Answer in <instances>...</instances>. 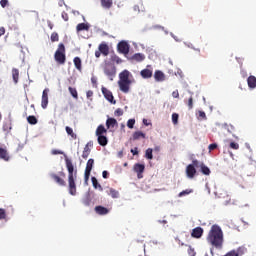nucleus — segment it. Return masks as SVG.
I'll return each mask as SVG.
<instances>
[{
	"label": "nucleus",
	"instance_id": "f257e3e1",
	"mask_svg": "<svg viewBox=\"0 0 256 256\" xmlns=\"http://www.w3.org/2000/svg\"><path fill=\"white\" fill-rule=\"evenodd\" d=\"M206 241L211 247L215 249H223L224 237H223V230L217 224L212 225Z\"/></svg>",
	"mask_w": 256,
	"mask_h": 256
},
{
	"label": "nucleus",
	"instance_id": "f03ea898",
	"mask_svg": "<svg viewBox=\"0 0 256 256\" xmlns=\"http://www.w3.org/2000/svg\"><path fill=\"white\" fill-rule=\"evenodd\" d=\"M66 169L68 171V189L70 195H77V185L75 179H77V169L73 165V162L69 158H65Z\"/></svg>",
	"mask_w": 256,
	"mask_h": 256
},
{
	"label": "nucleus",
	"instance_id": "7ed1b4c3",
	"mask_svg": "<svg viewBox=\"0 0 256 256\" xmlns=\"http://www.w3.org/2000/svg\"><path fill=\"white\" fill-rule=\"evenodd\" d=\"M132 77L133 75L129 70H123L119 73L118 87L122 93H129L131 90V85L133 84Z\"/></svg>",
	"mask_w": 256,
	"mask_h": 256
},
{
	"label": "nucleus",
	"instance_id": "20e7f679",
	"mask_svg": "<svg viewBox=\"0 0 256 256\" xmlns=\"http://www.w3.org/2000/svg\"><path fill=\"white\" fill-rule=\"evenodd\" d=\"M103 71L104 74L108 77L109 81H113V79H115V76L117 75V68L115 67V64L107 60L104 61Z\"/></svg>",
	"mask_w": 256,
	"mask_h": 256
},
{
	"label": "nucleus",
	"instance_id": "39448f33",
	"mask_svg": "<svg viewBox=\"0 0 256 256\" xmlns=\"http://www.w3.org/2000/svg\"><path fill=\"white\" fill-rule=\"evenodd\" d=\"M54 59L58 65H65V61H67V57L65 56V44L60 43L58 45V49L54 54Z\"/></svg>",
	"mask_w": 256,
	"mask_h": 256
},
{
	"label": "nucleus",
	"instance_id": "423d86ee",
	"mask_svg": "<svg viewBox=\"0 0 256 256\" xmlns=\"http://www.w3.org/2000/svg\"><path fill=\"white\" fill-rule=\"evenodd\" d=\"M93 165H95V160L90 158L87 161L86 168H85V173H84L85 181H89V177H91V171L93 170Z\"/></svg>",
	"mask_w": 256,
	"mask_h": 256
},
{
	"label": "nucleus",
	"instance_id": "0eeeda50",
	"mask_svg": "<svg viewBox=\"0 0 256 256\" xmlns=\"http://www.w3.org/2000/svg\"><path fill=\"white\" fill-rule=\"evenodd\" d=\"M48 105H49V88H45L42 92L41 107L42 109H47Z\"/></svg>",
	"mask_w": 256,
	"mask_h": 256
},
{
	"label": "nucleus",
	"instance_id": "6e6552de",
	"mask_svg": "<svg viewBox=\"0 0 256 256\" xmlns=\"http://www.w3.org/2000/svg\"><path fill=\"white\" fill-rule=\"evenodd\" d=\"M117 49L119 53H122L123 55L129 54V44L125 41H121L117 45Z\"/></svg>",
	"mask_w": 256,
	"mask_h": 256
},
{
	"label": "nucleus",
	"instance_id": "1a4fd4ad",
	"mask_svg": "<svg viewBox=\"0 0 256 256\" xmlns=\"http://www.w3.org/2000/svg\"><path fill=\"white\" fill-rule=\"evenodd\" d=\"M133 169H134V172L137 173L138 179H143V173L145 172V165L136 163Z\"/></svg>",
	"mask_w": 256,
	"mask_h": 256
},
{
	"label": "nucleus",
	"instance_id": "9d476101",
	"mask_svg": "<svg viewBox=\"0 0 256 256\" xmlns=\"http://www.w3.org/2000/svg\"><path fill=\"white\" fill-rule=\"evenodd\" d=\"M102 93H103L105 99H107V101L115 104V101H113L114 97H113L112 91H110L109 89H107L105 87H102Z\"/></svg>",
	"mask_w": 256,
	"mask_h": 256
},
{
	"label": "nucleus",
	"instance_id": "9b49d317",
	"mask_svg": "<svg viewBox=\"0 0 256 256\" xmlns=\"http://www.w3.org/2000/svg\"><path fill=\"white\" fill-rule=\"evenodd\" d=\"M197 174V169H195V166L189 164L186 167V175L189 179H193V177H195V175Z\"/></svg>",
	"mask_w": 256,
	"mask_h": 256
},
{
	"label": "nucleus",
	"instance_id": "f8f14e48",
	"mask_svg": "<svg viewBox=\"0 0 256 256\" xmlns=\"http://www.w3.org/2000/svg\"><path fill=\"white\" fill-rule=\"evenodd\" d=\"M191 236L194 237V239H201V237H203V228H194L191 232Z\"/></svg>",
	"mask_w": 256,
	"mask_h": 256
},
{
	"label": "nucleus",
	"instance_id": "ddd939ff",
	"mask_svg": "<svg viewBox=\"0 0 256 256\" xmlns=\"http://www.w3.org/2000/svg\"><path fill=\"white\" fill-rule=\"evenodd\" d=\"M51 179H53L55 181V183H57L58 185H60V187H65L66 182L63 178L59 177V175L57 174H51L50 175Z\"/></svg>",
	"mask_w": 256,
	"mask_h": 256
},
{
	"label": "nucleus",
	"instance_id": "4468645a",
	"mask_svg": "<svg viewBox=\"0 0 256 256\" xmlns=\"http://www.w3.org/2000/svg\"><path fill=\"white\" fill-rule=\"evenodd\" d=\"M0 159H2V161H10L11 156H9V152L7 151V148L0 147Z\"/></svg>",
	"mask_w": 256,
	"mask_h": 256
},
{
	"label": "nucleus",
	"instance_id": "2eb2a0df",
	"mask_svg": "<svg viewBox=\"0 0 256 256\" xmlns=\"http://www.w3.org/2000/svg\"><path fill=\"white\" fill-rule=\"evenodd\" d=\"M140 75L143 79H151L153 77V70L145 68L141 70Z\"/></svg>",
	"mask_w": 256,
	"mask_h": 256
},
{
	"label": "nucleus",
	"instance_id": "dca6fc26",
	"mask_svg": "<svg viewBox=\"0 0 256 256\" xmlns=\"http://www.w3.org/2000/svg\"><path fill=\"white\" fill-rule=\"evenodd\" d=\"M119 123L117 122V119L115 118H108L106 120V127L107 129H114V127H117Z\"/></svg>",
	"mask_w": 256,
	"mask_h": 256
},
{
	"label": "nucleus",
	"instance_id": "f3484780",
	"mask_svg": "<svg viewBox=\"0 0 256 256\" xmlns=\"http://www.w3.org/2000/svg\"><path fill=\"white\" fill-rule=\"evenodd\" d=\"M98 51L104 55V57H107L109 55V46L106 43H101L98 47Z\"/></svg>",
	"mask_w": 256,
	"mask_h": 256
},
{
	"label": "nucleus",
	"instance_id": "a211bd4d",
	"mask_svg": "<svg viewBox=\"0 0 256 256\" xmlns=\"http://www.w3.org/2000/svg\"><path fill=\"white\" fill-rule=\"evenodd\" d=\"M89 147H93V144L91 142H88L86 144V146L84 147L83 153H82V158L83 159H87V157H89V155L91 154V148Z\"/></svg>",
	"mask_w": 256,
	"mask_h": 256
},
{
	"label": "nucleus",
	"instance_id": "6ab92c4d",
	"mask_svg": "<svg viewBox=\"0 0 256 256\" xmlns=\"http://www.w3.org/2000/svg\"><path fill=\"white\" fill-rule=\"evenodd\" d=\"M154 79L157 82L165 81V74L161 70H156L154 73Z\"/></svg>",
	"mask_w": 256,
	"mask_h": 256
},
{
	"label": "nucleus",
	"instance_id": "aec40b11",
	"mask_svg": "<svg viewBox=\"0 0 256 256\" xmlns=\"http://www.w3.org/2000/svg\"><path fill=\"white\" fill-rule=\"evenodd\" d=\"M95 213H97V215H107L109 214V210L103 206H96L94 208Z\"/></svg>",
	"mask_w": 256,
	"mask_h": 256
},
{
	"label": "nucleus",
	"instance_id": "412c9836",
	"mask_svg": "<svg viewBox=\"0 0 256 256\" xmlns=\"http://www.w3.org/2000/svg\"><path fill=\"white\" fill-rule=\"evenodd\" d=\"M248 87L250 89H255L256 87V77L255 76H249L247 78Z\"/></svg>",
	"mask_w": 256,
	"mask_h": 256
},
{
	"label": "nucleus",
	"instance_id": "4be33fe9",
	"mask_svg": "<svg viewBox=\"0 0 256 256\" xmlns=\"http://www.w3.org/2000/svg\"><path fill=\"white\" fill-rule=\"evenodd\" d=\"M100 3L104 9H111L113 7V0H100Z\"/></svg>",
	"mask_w": 256,
	"mask_h": 256
},
{
	"label": "nucleus",
	"instance_id": "5701e85b",
	"mask_svg": "<svg viewBox=\"0 0 256 256\" xmlns=\"http://www.w3.org/2000/svg\"><path fill=\"white\" fill-rule=\"evenodd\" d=\"M12 79L15 84L19 83V69L17 68L12 69Z\"/></svg>",
	"mask_w": 256,
	"mask_h": 256
},
{
	"label": "nucleus",
	"instance_id": "b1692460",
	"mask_svg": "<svg viewBox=\"0 0 256 256\" xmlns=\"http://www.w3.org/2000/svg\"><path fill=\"white\" fill-rule=\"evenodd\" d=\"M132 59L138 63H141V61H145V55L142 53H136L132 56Z\"/></svg>",
	"mask_w": 256,
	"mask_h": 256
},
{
	"label": "nucleus",
	"instance_id": "393cba45",
	"mask_svg": "<svg viewBox=\"0 0 256 256\" xmlns=\"http://www.w3.org/2000/svg\"><path fill=\"white\" fill-rule=\"evenodd\" d=\"M105 133H107V129H105V126L99 125L96 129V136L99 137L105 135Z\"/></svg>",
	"mask_w": 256,
	"mask_h": 256
},
{
	"label": "nucleus",
	"instance_id": "a878e982",
	"mask_svg": "<svg viewBox=\"0 0 256 256\" xmlns=\"http://www.w3.org/2000/svg\"><path fill=\"white\" fill-rule=\"evenodd\" d=\"M146 135L145 133L141 132V131H136L133 133V139L134 141H137L139 139H145Z\"/></svg>",
	"mask_w": 256,
	"mask_h": 256
},
{
	"label": "nucleus",
	"instance_id": "bb28decb",
	"mask_svg": "<svg viewBox=\"0 0 256 256\" xmlns=\"http://www.w3.org/2000/svg\"><path fill=\"white\" fill-rule=\"evenodd\" d=\"M76 31L79 33L81 31H89V25L85 23H80L76 26Z\"/></svg>",
	"mask_w": 256,
	"mask_h": 256
},
{
	"label": "nucleus",
	"instance_id": "cd10ccee",
	"mask_svg": "<svg viewBox=\"0 0 256 256\" xmlns=\"http://www.w3.org/2000/svg\"><path fill=\"white\" fill-rule=\"evenodd\" d=\"M108 195H110L112 199H119V191L115 190L114 188H109Z\"/></svg>",
	"mask_w": 256,
	"mask_h": 256
},
{
	"label": "nucleus",
	"instance_id": "c85d7f7f",
	"mask_svg": "<svg viewBox=\"0 0 256 256\" xmlns=\"http://www.w3.org/2000/svg\"><path fill=\"white\" fill-rule=\"evenodd\" d=\"M98 143L102 147H105L107 145V143H108L107 136H105V135L98 136Z\"/></svg>",
	"mask_w": 256,
	"mask_h": 256
},
{
	"label": "nucleus",
	"instance_id": "c756f323",
	"mask_svg": "<svg viewBox=\"0 0 256 256\" xmlns=\"http://www.w3.org/2000/svg\"><path fill=\"white\" fill-rule=\"evenodd\" d=\"M200 169H201V173H203V175H211V170L205 164H203V163L200 164Z\"/></svg>",
	"mask_w": 256,
	"mask_h": 256
},
{
	"label": "nucleus",
	"instance_id": "7c9ffc66",
	"mask_svg": "<svg viewBox=\"0 0 256 256\" xmlns=\"http://www.w3.org/2000/svg\"><path fill=\"white\" fill-rule=\"evenodd\" d=\"M65 130H66V133H67V135H69L70 137H72V139H77V134H75L74 132H73V128H71V127H69V126H66L65 127Z\"/></svg>",
	"mask_w": 256,
	"mask_h": 256
},
{
	"label": "nucleus",
	"instance_id": "2f4dec72",
	"mask_svg": "<svg viewBox=\"0 0 256 256\" xmlns=\"http://www.w3.org/2000/svg\"><path fill=\"white\" fill-rule=\"evenodd\" d=\"M92 185L94 187V189H100V191H103V186H101V184H99V181H97V178L92 177Z\"/></svg>",
	"mask_w": 256,
	"mask_h": 256
},
{
	"label": "nucleus",
	"instance_id": "473e14b6",
	"mask_svg": "<svg viewBox=\"0 0 256 256\" xmlns=\"http://www.w3.org/2000/svg\"><path fill=\"white\" fill-rule=\"evenodd\" d=\"M73 61H74L75 68H76L78 71H81V69H82V66H81V58L75 57Z\"/></svg>",
	"mask_w": 256,
	"mask_h": 256
},
{
	"label": "nucleus",
	"instance_id": "72a5a7b5",
	"mask_svg": "<svg viewBox=\"0 0 256 256\" xmlns=\"http://www.w3.org/2000/svg\"><path fill=\"white\" fill-rule=\"evenodd\" d=\"M69 93L72 95L74 99H79V94L77 93V89L73 87L68 88Z\"/></svg>",
	"mask_w": 256,
	"mask_h": 256
},
{
	"label": "nucleus",
	"instance_id": "f704fd0d",
	"mask_svg": "<svg viewBox=\"0 0 256 256\" xmlns=\"http://www.w3.org/2000/svg\"><path fill=\"white\" fill-rule=\"evenodd\" d=\"M27 121L30 125H37L38 123L37 117L35 116H28Z\"/></svg>",
	"mask_w": 256,
	"mask_h": 256
},
{
	"label": "nucleus",
	"instance_id": "c9c22d12",
	"mask_svg": "<svg viewBox=\"0 0 256 256\" xmlns=\"http://www.w3.org/2000/svg\"><path fill=\"white\" fill-rule=\"evenodd\" d=\"M145 157L146 159H153V149L152 148H148L145 152Z\"/></svg>",
	"mask_w": 256,
	"mask_h": 256
},
{
	"label": "nucleus",
	"instance_id": "e433bc0d",
	"mask_svg": "<svg viewBox=\"0 0 256 256\" xmlns=\"http://www.w3.org/2000/svg\"><path fill=\"white\" fill-rule=\"evenodd\" d=\"M111 61H112L113 63H117V65L123 63V60H121L120 57L117 56V55H112V56H111Z\"/></svg>",
	"mask_w": 256,
	"mask_h": 256
},
{
	"label": "nucleus",
	"instance_id": "4c0bfd02",
	"mask_svg": "<svg viewBox=\"0 0 256 256\" xmlns=\"http://www.w3.org/2000/svg\"><path fill=\"white\" fill-rule=\"evenodd\" d=\"M185 103L187 104L188 109H193V96H190L188 100H185Z\"/></svg>",
	"mask_w": 256,
	"mask_h": 256
},
{
	"label": "nucleus",
	"instance_id": "58836bf2",
	"mask_svg": "<svg viewBox=\"0 0 256 256\" xmlns=\"http://www.w3.org/2000/svg\"><path fill=\"white\" fill-rule=\"evenodd\" d=\"M190 193H193L192 189H186L178 194V197H185V195H190Z\"/></svg>",
	"mask_w": 256,
	"mask_h": 256
},
{
	"label": "nucleus",
	"instance_id": "ea45409f",
	"mask_svg": "<svg viewBox=\"0 0 256 256\" xmlns=\"http://www.w3.org/2000/svg\"><path fill=\"white\" fill-rule=\"evenodd\" d=\"M172 123L174 125H177L179 123V114H177V113L172 114Z\"/></svg>",
	"mask_w": 256,
	"mask_h": 256
},
{
	"label": "nucleus",
	"instance_id": "a19ab883",
	"mask_svg": "<svg viewBox=\"0 0 256 256\" xmlns=\"http://www.w3.org/2000/svg\"><path fill=\"white\" fill-rule=\"evenodd\" d=\"M51 41H52V43L59 41V34L57 32H53L51 34Z\"/></svg>",
	"mask_w": 256,
	"mask_h": 256
},
{
	"label": "nucleus",
	"instance_id": "79ce46f5",
	"mask_svg": "<svg viewBox=\"0 0 256 256\" xmlns=\"http://www.w3.org/2000/svg\"><path fill=\"white\" fill-rule=\"evenodd\" d=\"M7 219V212L5 209L0 208V220Z\"/></svg>",
	"mask_w": 256,
	"mask_h": 256
},
{
	"label": "nucleus",
	"instance_id": "37998d69",
	"mask_svg": "<svg viewBox=\"0 0 256 256\" xmlns=\"http://www.w3.org/2000/svg\"><path fill=\"white\" fill-rule=\"evenodd\" d=\"M127 127H128L129 129H133V127H135V119H129V120L127 121Z\"/></svg>",
	"mask_w": 256,
	"mask_h": 256
},
{
	"label": "nucleus",
	"instance_id": "c03bdc74",
	"mask_svg": "<svg viewBox=\"0 0 256 256\" xmlns=\"http://www.w3.org/2000/svg\"><path fill=\"white\" fill-rule=\"evenodd\" d=\"M230 149H234L235 151H237V149H239V144L237 142H231Z\"/></svg>",
	"mask_w": 256,
	"mask_h": 256
},
{
	"label": "nucleus",
	"instance_id": "a18cd8bd",
	"mask_svg": "<svg viewBox=\"0 0 256 256\" xmlns=\"http://www.w3.org/2000/svg\"><path fill=\"white\" fill-rule=\"evenodd\" d=\"M116 117H121L123 115V110L121 108H118L114 112Z\"/></svg>",
	"mask_w": 256,
	"mask_h": 256
},
{
	"label": "nucleus",
	"instance_id": "49530a36",
	"mask_svg": "<svg viewBox=\"0 0 256 256\" xmlns=\"http://www.w3.org/2000/svg\"><path fill=\"white\" fill-rule=\"evenodd\" d=\"M188 255L189 256H195L196 255L195 249H193L192 247H189L188 248Z\"/></svg>",
	"mask_w": 256,
	"mask_h": 256
},
{
	"label": "nucleus",
	"instance_id": "de8ad7c7",
	"mask_svg": "<svg viewBox=\"0 0 256 256\" xmlns=\"http://www.w3.org/2000/svg\"><path fill=\"white\" fill-rule=\"evenodd\" d=\"M217 148V144L216 143H212L208 146L209 151H215V149Z\"/></svg>",
	"mask_w": 256,
	"mask_h": 256
},
{
	"label": "nucleus",
	"instance_id": "09e8293b",
	"mask_svg": "<svg viewBox=\"0 0 256 256\" xmlns=\"http://www.w3.org/2000/svg\"><path fill=\"white\" fill-rule=\"evenodd\" d=\"M198 115H199L200 119H207V115L205 114L204 111H199Z\"/></svg>",
	"mask_w": 256,
	"mask_h": 256
},
{
	"label": "nucleus",
	"instance_id": "8fccbe9b",
	"mask_svg": "<svg viewBox=\"0 0 256 256\" xmlns=\"http://www.w3.org/2000/svg\"><path fill=\"white\" fill-rule=\"evenodd\" d=\"M0 5H1V7L5 8L6 6L9 5V1L8 0H1Z\"/></svg>",
	"mask_w": 256,
	"mask_h": 256
},
{
	"label": "nucleus",
	"instance_id": "3c124183",
	"mask_svg": "<svg viewBox=\"0 0 256 256\" xmlns=\"http://www.w3.org/2000/svg\"><path fill=\"white\" fill-rule=\"evenodd\" d=\"M62 19H64V21H69V14H67V12H62Z\"/></svg>",
	"mask_w": 256,
	"mask_h": 256
},
{
	"label": "nucleus",
	"instance_id": "603ef678",
	"mask_svg": "<svg viewBox=\"0 0 256 256\" xmlns=\"http://www.w3.org/2000/svg\"><path fill=\"white\" fill-rule=\"evenodd\" d=\"M172 97H174V99H179V90H175L172 92Z\"/></svg>",
	"mask_w": 256,
	"mask_h": 256
},
{
	"label": "nucleus",
	"instance_id": "864d4df0",
	"mask_svg": "<svg viewBox=\"0 0 256 256\" xmlns=\"http://www.w3.org/2000/svg\"><path fill=\"white\" fill-rule=\"evenodd\" d=\"M52 155H63V151L61 150H52Z\"/></svg>",
	"mask_w": 256,
	"mask_h": 256
},
{
	"label": "nucleus",
	"instance_id": "5fc2aeb1",
	"mask_svg": "<svg viewBox=\"0 0 256 256\" xmlns=\"http://www.w3.org/2000/svg\"><path fill=\"white\" fill-rule=\"evenodd\" d=\"M190 165H193L194 168L195 167H201V165H199V160H193L192 164H190Z\"/></svg>",
	"mask_w": 256,
	"mask_h": 256
},
{
	"label": "nucleus",
	"instance_id": "6e6d98bb",
	"mask_svg": "<svg viewBox=\"0 0 256 256\" xmlns=\"http://www.w3.org/2000/svg\"><path fill=\"white\" fill-rule=\"evenodd\" d=\"M132 155H139V149L135 147L134 149H131Z\"/></svg>",
	"mask_w": 256,
	"mask_h": 256
},
{
	"label": "nucleus",
	"instance_id": "4d7b16f0",
	"mask_svg": "<svg viewBox=\"0 0 256 256\" xmlns=\"http://www.w3.org/2000/svg\"><path fill=\"white\" fill-rule=\"evenodd\" d=\"M86 96H87V99H91V97H93V91L92 90H88L86 92Z\"/></svg>",
	"mask_w": 256,
	"mask_h": 256
},
{
	"label": "nucleus",
	"instance_id": "13d9d810",
	"mask_svg": "<svg viewBox=\"0 0 256 256\" xmlns=\"http://www.w3.org/2000/svg\"><path fill=\"white\" fill-rule=\"evenodd\" d=\"M102 177H103V179H108V177H109V172H107V170H104V171L102 172Z\"/></svg>",
	"mask_w": 256,
	"mask_h": 256
},
{
	"label": "nucleus",
	"instance_id": "bf43d9fd",
	"mask_svg": "<svg viewBox=\"0 0 256 256\" xmlns=\"http://www.w3.org/2000/svg\"><path fill=\"white\" fill-rule=\"evenodd\" d=\"M2 35H5V27L0 28V37H2Z\"/></svg>",
	"mask_w": 256,
	"mask_h": 256
},
{
	"label": "nucleus",
	"instance_id": "052dcab7",
	"mask_svg": "<svg viewBox=\"0 0 256 256\" xmlns=\"http://www.w3.org/2000/svg\"><path fill=\"white\" fill-rule=\"evenodd\" d=\"M95 57H96L97 59H99V57H101V52H100L99 50H97V51L95 52Z\"/></svg>",
	"mask_w": 256,
	"mask_h": 256
},
{
	"label": "nucleus",
	"instance_id": "680f3d73",
	"mask_svg": "<svg viewBox=\"0 0 256 256\" xmlns=\"http://www.w3.org/2000/svg\"><path fill=\"white\" fill-rule=\"evenodd\" d=\"M143 124H144L146 127H149V125H151V123L147 122V119H143Z\"/></svg>",
	"mask_w": 256,
	"mask_h": 256
},
{
	"label": "nucleus",
	"instance_id": "e2e57ef3",
	"mask_svg": "<svg viewBox=\"0 0 256 256\" xmlns=\"http://www.w3.org/2000/svg\"><path fill=\"white\" fill-rule=\"evenodd\" d=\"M23 147H24L23 144H19L18 148H17V151H23Z\"/></svg>",
	"mask_w": 256,
	"mask_h": 256
},
{
	"label": "nucleus",
	"instance_id": "0e129e2a",
	"mask_svg": "<svg viewBox=\"0 0 256 256\" xmlns=\"http://www.w3.org/2000/svg\"><path fill=\"white\" fill-rule=\"evenodd\" d=\"M60 175H62V177H65V172H61Z\"/></svg>",
	"mask_w": 256,
	"mask_h": 256
},
{
	"label": "nucleus",
	"instance_id": "69168bd1",
	"mask_svg": "<svg viewBox=\"0 0 256 256\" xmlns=\"http://www.w3.org/2000/svg\"><path fill=\"white\" fill-rule=\"evenodd\" d=\"M121 127L125 128V124H122Z\"/></svg>",
	"mask_w": 256,
	"mask_h": 256
},
{
	"label": "nucleus",
	"instance_id": "338daca9",
	"mask_svg": "<svg viewBox=\"0 0 256 256\" xmlns=\"http://www.w3.org/2000/svg\"><path fill=\"white\" fill-rule=\"evenodd\" d=\"M124 167H127V163L124 164Z\"/></svg>",
	"mask_w": 256,
	"mask_h": 256
},
{
	"label": "nucleus",
	"instance_id": "774afa93",
	"mask_svg": "<svg viewBox=\"0 0 256 256\" xmlns=\"http://www.w3.org/2000/svg\"><path fill=\"white\" fill-rule=\"evenodd\" d=\"M198 52H200L201 50L200 49H197Z\"/></svg>",
	"mask_w": 256,
	"mask_h": 256
}]
</instances>
